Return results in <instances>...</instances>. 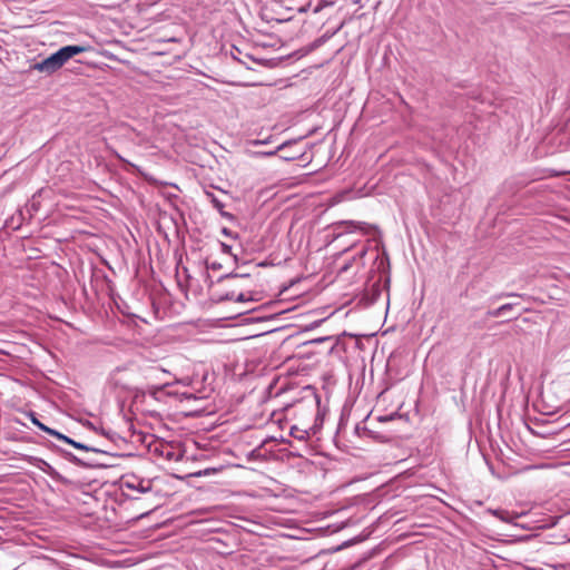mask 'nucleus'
<instances>
[{
  "label": "nucleus",
  "instance_id": "obj_1",
  "mask_svg": "<svg viewBox=\"0 0 570 570\" xmlns=\"http://www.w3.org/2000/svg\"><path fill=\"white\" fill-rule=\"evenodd\" d=\"M73 435H78L80 430H86L89 434V442L73 440V449L85 451L87 453L97 454L101 452L95 439L99 436L110 438V431L102 428L101 420L91 413H82L73 409Z\"/></svg>",
  "mask_w": 570,
  "mask_h": 570
},
{
  "label": "nucleus",
  "instance_id": "obj_2",
  "mask_svg": "<svg viewBox=\"0 0 570 570\" xmlns=\"http://www.w3.org/2000/svg\"><path fill=\"white\" fill-rule=\"evenodd\" d=\"M98 500L90 492L82 491L73 485V514H78L77 522L82 528H89L96 520L95 511ZM76 515H73V523Z\"/></svg>",
  "mask_w": 570,
  "mask_h": 570
},
{
  "label": "nucleus",
  "instance_id": "obj_3",
  "mask_svg": "<svg viewBox=\"0 0 570 570\" xmlns=\"http://www.w3.org/2000/svg\"><path fill=\"white\" fill-rule=\"evenodd\" d=\"M69 59H71V45L65 46L43 60L36 62L32 68L39 72L50 75L60 69Z\"/></svg>",
  "mask_w": 570,
  "mask_h": 570
},
{
  "label": "nucleus",
  "instance_id": "obj_4",
  "mask_svg": "<svg viewBox=\"0 0 570 570\" xmlns=\"http://www.w3.org/2000/svg\"><path fill=\"white\" fill-rule=\"evenodd\" d=\"M97 52L92 48L73 45V73H86L87 70L97 67Z\"/></svg>",
  "mask_w": 570,
  "mask_h": 570
},
{
  "label": "nucleus",
  "instance_id": "obj_5",
  "mask_svg": "<svg viewBox=\"0 0 570 570\" xmlns=\"http://www.w3.org/2000/svg\"><path fill=\"white\" fill-rule=\"evenodd\" d=\"M336 237H340L342 236L344 233H353V232H361L362 234L364 235H368L371 234L372 232H377L376 227L375 226H371L366 223H362V222H354V220H343V222H340L336 224L335 226V230H338L341 229Z\"/></svg>",
  "mask_w": 570,
  "mask_h": 570
},
{
  "label": "nucleus",
  "instance_id": "obj_6",
  "mask_svg": "<svg viewBox=\"0 0 570 570\" xmlns=\"http://www.w3.org/2000/svg\"><path fill=\"white\" fill-rule=\"evenodd\" d=\"M121 489L134 490L138 493H147L151 490V481L140 479L134 474L126 475L121 480Z\"/></svg>",
  "mask_w": 570,
  "mask_h": 570
},
{
  "label": "nucleus",
  "instance_id": "obj_7",
  "mask_svg": "<svg viewBox=\"0 0 570 570\" xmlns=\"http://www.w3.org/2000/svg\"><path fill=\"white\" fill-rule=\"evenodd\" d=\"M155 451L158 452L167 461L177 462L183 458L181 452L170 444H160L155 449Z\"/></svg>",
  "mask_w": 570,
  "mask_h": 570
},
{
  "label": "nucleus",
  "instance_id": "obj_8",
  "mask_svg": "<svg viewBox=\"0 0 570 570\" xmlns=\"http://www.w3.org/2000/svg\"><path fill=\"white\" fill-rule=\"evenodd\" d=\"M367 253V248L363 246L358 252H356L353 257L348 261H346L343 266L341 267V272L345 273L348 269L353 267L355 263L358 264V266H364L363 258L365 257Z\"/></svg>",
  "mask_w": 570,
  "mask_h": 570
},
{
  "label": "nucleus",
  "instance_id": "obj_9",
  "mask_svg": "<svg viewBox=\"0 0 570 570\" xmlns=\"http://www.w3.org/2000/svg\"><path fill=\"white\" fill-rule=\"evenodd\" d=\"M30 417H31V421L35 425H37L40 430L47 432L48 434H51L60 440H63L66 443L68 444H71V438L67 436V435H63L61 433H59L58 431L56 430H52L48 426H46L45 424H42L37 417H36V414L35 413H30Z\"/></svg>",
  "mask_w": 570,
  "mask_h": 570
},
{
  "label": "nucleus",
  "instance_id": "obj_10",
  "mask_svg": "<svg viewBox=\"0 0 570 570\" xmlns=\"http://www.w3.org/2000/svg\"><path fill=\"white\" fill-rule=\"evenodd\" d=\"M375 264H376V269L379 272H385L389 269L390 267V261H389V256L386 254L385 250H383L382 253L379 252V249H376V254H375Z\"/></svg>",
  "mask_w": 570,
  "mask_h": 570
},
{
  "label": "nucleus",
  "instance_id": "obj_11",
  "mask_svg": "<svg viewBox=\"0 0 570 570\" xmlns=\"http://www.w3.org/2000/svg\"><path fill=\"white\" fill-rule=\"evenodd\" d=\"M205 195H206L207 199L212 203V205L220 213L222 216L230 217V215L228 213H225L223 210L224 204L216 197V195L214 193L206 190Z\"/></svg>",
  "mask_w": 570,
  "mask_h": 570
},
{
  "label": "nucleus",
  "instance_id": "obj_12",
  "mask_svg": "<svg viewBox=\"0 0 570 570\" xmlns=\"http://www.w3.org/2000/svg\"><path fill=\"white\" fill-rule=\"evenodd\" d=\"M514 306H515L514 303H507V304L501 305L498 308L488 311L487 315L489 317H500V316L504 315L507 312L511 311Z\"/></svg>",
  "mask_w": 570,
  "mask_h": 570
},
{
  "label": "nucleus",
  "instance_id": "obj_13",
  "mask_svg": "<svg viewBox=\"0 0 570 570\" xmlns=\"http://www.w3.org/2000/svg\"><path fill=\"white\" fill-rule=\"evenodd\" d=\"M72 460H73V464H80V465H83V466L91 468V466H97L98 465L97 461L94 460V459H90V458L82 459V458L73 455Z\"/></svg>",
  "mask_w": 570,
  "mask_h": 570
},
{
  "label": "nucleus",
  "instance_id": "obj_14",
  "mask_svg": "<svg viewBox=\"0 0 570 570\" xmlns=\"http://www.w3.org/2000/svg\"><path fill=\"white\" fill-rule=\"evenodd\" d=\"M291 435L299 441H305L308 438V432L306 430L298 429L297 426H293L291 429Z\"/></svg>",
  "mask_w": 570,
  "mask_h": 570
},
{
  "label": "nucleus",
  "instance_id": "obj_15",
  "mask_svg": "<svg viewBox=\"0 0 570 570\" xmlns=\"http://www.w3.org/2000/svg\"><path fill=\"white\" fill-rule=\"evenodd\" d=\"M488 512L490 514H492L493 517L502 520V521H505V522H509L510 521V517H509V512L505 511V510H499V509H489Z\"/></svg>",
  "mask_w": 570,
  "mask_h": 570
},
{
  "label": "nucleus",
  "instance_id": "obj_16",
  "mask_svg": "<svg viewBox=\"0 0 570 570\" xmlns=\"http://www.w3.org/2000/svg\"><path fill=\"white\" fill-rule=\"evenodd\" d=\"M285 146H286V144L284 142V144L279 145L276 149L271 150V151L262 153V155H264V156H274V155L277 154L278 150L283 149Z\"/></svg>",
  "mask_w": 570,
  "mask_h": 570
},
{
  "label": "nucleus",
  "instance_id": "obj_17",
  "mask_svg": "<svg viewBox=\"0 0 570 570\" xmlns=\"http://www.w3.org/2000/svg\"><path fill=\"white\" fill-rule=\"evenodd\" d=\"M235 301H236V302H247V301H250V298L247 296V294H245V293H239V294L235 297Z\"/></svg>",
  "mask_w": 570,
  "mask_h": 570
},
{
  "label": "nucleus",
  "instance_id": "obj_18",
  "mask_svg": "<svg viewBox=\"0 0 570 570\" xmlns=\"http://www.w3.org/2000/svg\"><path fill=\"white\" fill-rule=\"evenodd\" d=\"M510 296H519V295L515 293H502V294L495 296L494 299H500L502 297H510Z\"/></svg>",
  "mask_w": 570,
  "mask_h": 570
},
{
  "label": "nucleus",
  "instance_id": "obj_19",
  "mask_svg": "<svg viewBox=\"0 0 570 570\" xmlns=\"http://www.w3.org/2000/svg\"><path fill=\"white\" fill-rule=\"evenodd\" d=\"M179 395L181 396V399L186 400L195 399V395L193 393L181 392Z\"/></svg>",
  "mask_w": 570,
  "mask_h": 570
},
{
  "label": "nucleus",
  "instance_id": "obj_20",
  "mask_svg": "<svg viewBox=\"0 0 570 570\" xmlns=\"http://www.w3.org/2000/svg\"><path fill=\"white\" fill-rule=\"evenodd\" d=\"M222 233L226 235L227 237H233V232L226 227L222 229Z\"/></svg>",
  "mask_w": 570,
  "mask_h": 570
},
{
  "label": "nucleus",
  "instance_id": "obj_21",
  "mask_svg": "<svg viewBox=\"0 0 570 570\" xmlns=\"http://www.w3.org/2000/svg\"><path fill=\"white\" fill-rule=\"evenodd\" d=\"M222 249L224 253H230L232 247L225 243H222Z\"/></svg>",
  "mask_w": 570,
  "mask_h": 570
},
{
  "label": "nucleus",
  "instance_id": "obj_22",
  "mask_svg": "<svg viewBox=\"0 0 570 570\" xmlns=\"http://www.w3.org/2000/svg\"><path fill=\"white\" fill-rule=\"evenodd\" d=\"M250 144L254 145V146L267 144V139H264V140H252Z\"/></svg>",
  "mask_w": 570,
  "mask_h": 570
},
{
  "label": "nucleus",
  "instance_id": "obj_23",
  "mask_svg": "<svg viewBox=\"0 0 570 570\" xmlns=\"http://www.w3.org/2000/svg\"><path fill=\"white\" fill-rule=\"evenodd\" d=\"M188 382H189V380H188V379H185V380H178V381H177V383L183 384V385H185V386L188 384Z\"/></svg>",
  "mask_w": 570,
  "mask_h": 570
},
{
  "label": "nucleus",
  "instance_id": "obj_24",
  "mask_svg": "<svg viewBox=\"0 0 570 570\" xmlns=\"http://www.w3.org/2000/svg\"><path fill=\"white\" fill-rule=\"evenodd\" d=\"M72 558H73V560H78V561H80V562H83V559H82V558H80V557H78V556H77V554H75V553L72 554Z\"/></svg>",
  "mask_w": 570,
  "mask_h": 570
},
{
  "label": "nucleus",
  "instance_id": "obj_25",
  "mask_svg": "<svg viewBox=\"0 0 570 570\" xmlns=\"http://www.w3.org/2000/svg\"><path fill=\"white\" fill-rule=\"evenodd\" d=\"M218 267H219V265H217V264L212 265V268H218Z\"/></svg>",
  "mask_w": 570,
  "mask_h": 570
},
{
  "label": "nucleus",
  "instance_id": "obj_26",
  "mask_svg": "<svg viewBox=\"0 0 570 570\" xmlns=\"http://www.w3.org/2000/svg\"><path fill=\"white\" fill-rule=\"evenodd\" d=\"M168 394H174V392H171V391H168ZM175 394H178V392H175Z\"/></svg>",
  "mask_w": 570,
  "mask_h": 570
},
{
  "label": "nucleus",
  "instance_id": "obj_27",
  "mask_svg": "<svg viewBox=\"0 0 570 570\" xmlns=\"http://www.w3.org/2000/svg\"><path fill=\"white\" fill-rule=\"evenodd\" d=\"M534 570H543V569H534Z\"/></svg>",
  "mask_w": 570,
  "mask_h": 570
}]
</instances>
